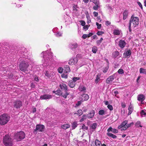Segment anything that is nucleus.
Instances as JSON below:
<instances>
[{
	"label": "nucleus",
	"mask_w": 146,
	"mask_h": 146,
	"mask_svg": "<svg viewBox=\"0 0 146 146\" xmlns=\"http://www.w3.org/2000/svg\"><path fill=\"white\" fill-rule=\"evenodd\" d=\"M60 86L62 90V91H57L55 92V94L58 95H61L64 98H66L68 93L67 92V87L66 85L62 83L60 85Z\"/></svg>",
	"instance_id": "nucleus-1"
},
{
	"label": "nucleus",
	"mask_w": 146,
	"mask_h": 146,
	"mask_svg": "<svg viewBox=\"0 0 146 146\" xmlns=\"http://www.w3.org/2000/svg\"><path fill=\"white\" fill-rule=\"evenodd\" d=\"M52 53V52L47 51H44L41 54V56H43V59L44 61V63L46 64L51 61L53 57Z\"/></svg>",
	"instance_id": "nucleus-2"
},
{
	"label": "nucleus",
	"mask_w": 146,
	"mask_h": 146,
	"mask_svg": "<svg viewBox=\"0 0 146 146\" xmlns=\"http://www.w3.org/2000/svg\"><path fill=\"white\" fill-rule=\"evenodd\" d=\"M30 64V61L27 59L23 60L19 65L20 69L21 71L25 72L27 70Z\"/></svg>",
	"instance_id": "nucleus-3"
},
{
	"label": "nucleus",
	"mask_w": 146,
	"mask_h": 146,
	"mask_svg": "<svg viewBox=\"0 0 146 146\" xmlns=\"http://www.w3.org/2000/svg\"><path fill=\"white\" fill-rule=\"evenodd\" d=\"M139 20V19L138 17H134L133 16H131L129 23V28L130 31H131V23H132V26L135 27L138 25Z\"/></svg>",
	"instance_id": "nucleus-4"
},
{
	"label": "nucleus",
	"mask_w": 146,
	"mask_h": 146,
	"mask_svg": "<svg viewBox=\"0 0 146 146\" xmlns=\"http://www.w3.org/2000/svg\"><path fill=\"white\" fill-rule=\"evenodd\" d=\"M10 117L6 113L0 115V125H4L9 121Z\"/></svg>",
	"instance_id": "nucleus-5"
},
{
	"label": "nucleus",
	"mask_w": 146,
	"mask_h": 146,
	"mask_svg": "<svg viewBox=\"0 0 146 146\" xmlns=\"http://www.w3.org/2000/svg\"><path fill=\"white\" fill-rule=\"evenodd\" d=\"M3 143L5 146H11L12 140L8 135H5L3 139Z\"/></svg>",
	"instance_id": "nucleus-6"
},
{
	"label": "nucleus",
	"mask_w": 146,
	"mask_h": 146,
	"mask_svg": "<svg viewBox=\"0 0 146 146\" xmlns=\"http://www.w3.org/2000/svg\"><path fill=\"white\" fill-rule=\"evenodd\" d=\"M14 138L17 141H20L25 137V134L23 131L18 132L15 134Z\"/></svg>",
	"instance_id": "nucleus-7"
},
{
	"label": "nucleus",
	"mask_w": 146,
	"mask_h": 146,
	"mask_svg": "<svg viewBox=\"0 0 146 146\" xmlns=\"http://www.w3.org/2000/svg\"><path fill=\"white\" fill-rule=\"evenodd\" d=\"M80 55L79 54L77 55L76 58L70 59L68 62V64L70 65H73L76 64L78 60V57Z\"/></svg>",
	"instance_id": "nucleus-8"
},
{
	"label": "nucleus",
	"mask_w": 146,
	"mask_h": 146,
	"mask_svg": "<svg viewBox=\"0 0 146 146\" xmlns=\"http://www.w3.org/2000/svg\"><path fill=\"white\" fill-rule=\"evenodd\" d=\"M44 125H42L38 124L36 126V128L35 131L42 132L44 131Z\"/></svg>",
	"instance_id": "nucleus-9"
},
{
	"label": "nucleus",
	"mask_w": 146,
	"mask_h": 146,
	"mask_svg": "<svg viewBox=\"0 0 146 146\" xmlns=\"http://www.w3.org/2000/svg\"><path fill=\"white\" fill-rule=\"evenodd\" d=\"M69 47L71 50L76 52V48L78 47V44L77 43L70 44L69 45Z\"/></svg>",
	"instance_id": "nucleus-10"
},
{
	"label": "nucleus",
	"mask_w": 146,
	"mask_h": 146,
	"mask_svg": "<svg viewBox=\"0 0 146 146\" xmlns=\"http://www.w3.org/2000/svg\"><path fill=\"white\" fill-rule=\"evenodd\" d=\"M52 98V96L48 94H44L41 96L40 97V99L41 100H47L51 98Z\"/></svg>",
	"instance_id": "nucleus-11"
},
{
	"label": "nucleus",
	"mask_w": 146,
	"mask_h": 146,
	"mask_svg": "<svg viewBox=\"0 0 146 146\" xmlns=\"http://www.w3.org/2000/svg\"><path fill=\"white\" fill-rule=\"evenodd\" d=\"M89 98V96L86 94H83L81 96L80 98L81 100L82 101L87 100Z\"/></svg>",
	"instance_id": "nucleus-12"
},
{
	"label": "nucleus",
	"mask_w": 146,
	"mask_h": 146,
	"mask_svg": "<svg viewBox=\"0 0 146 146\" xmlns=\"http://www.w3.org/2000/svg\"><path fill=\"white\" fill-rule=\"evenodd\" d=\"M128 122L127 120H125L123 121L121 124V125L118 126V128L119 129H121V130H123V129L124 127H125L127 123Z\"/></svg>",
	"instance_id": "nucleus-13"
},
{
	"label": "nucleus",
	"mask_w": 146,
	"mask_h": 146,
	"mask_svg": "<svg viewBox=\"0 0 146 146\" xmlns=\"http://www.w3.org/2000/svg\"><path fill=\"white\" fill-rule=\"evenodd\" d=\"M119 46L121 48H123L125 46L126 42L124 40H120L119 42Z\"/></svg>",
	"instance_id": "nucleus-14"
},
{
	"label": "nucleus",
	"mask_w": 146,
	"mask_h": 146,
	"mask_svg": "<svg viewBox=\"0 0 146 146\" xmlns=\"http://www.w3.org/2000/svg\"><path fill=\"white\" fill-rule=\"evenodd\" d=\"M21 105L22 102L20 101H17L14 103V106L16 108H19Z\"/></svg>",
	"instance_id": "nucleus-15"
},
{
	"label": "nucleus",
	"mask_w": 146,
	"mask_h": 146,
	"mask_svg": "<svg viewBox=\"0 0 146 146\" xmlns=\"http://www.w3.org/2000/svg\"><path fill=\"white\" fill-rule=\"evenodd\" d=\"M95 113V111L92 110L87 115V117L88 118H91L93 117Z\"/></svg>",
	"instance_id": "nucleus-16"
},
{
	"label": "nucleus",
	"mask_w": 146,
	"mask_h": 146,
	"mask_svg": "<svg viewBox=\"0 0 146 146\" xmlns=\"http://www.w3.org/2000/svg\"><path fill=\"white\" fill-rule=\"evenodd\" d=\"M114 76L112 75L110 76L107 79L106 82L107 84H109L110 82L113 81L114 79Z\"/></svg>",
	"instance_id": "nucleus-17"
},
{
	"label": "nucleus",
	"mask_w": 146,
	"mask_h": 146,
	"mask_svg": "<svg viewBox=\"0 0 146 146\" xmlns=\"http://www.w3.org/2000/svg\"><path fill=\"white\" fill-rule=\"evenodd\" d=\"M137 100L140 102H143L145 100L143 95L142 94L139 95L137 96Z\"/></svg>",
	"instance_id": "nucleus-18"
},
{
	"label": "nucleus",
	"mask_w": 146,
	"mask_h": 146,
	"mask_svg": "<svg viewBox=\"0 0 146 146\" xmlns=\"http://www.w3.org/2000/svg\"><path fill=\"white\" fill-rule=\"evenodd\" d=\"M70 71V69L69 66L68 65H66L64 67L63 72L68 73Z\"/></svg>",
	"instance_id": "nucleus-19"
},
{
	"label": "nucleus",
	"mask_w": 146,
	"mask_h": 146,
	"mask_svg": "<svg viewBox=\"0 0 146 146\" xmlns=\"http://www.w3.org/2000/svg\"><path fill=\"white\" fill-rule=\"evenodd\" d=\"M131 54V52L130 50H128L126 52H125L124 54L125 55L126 57L129 58Z\"/></svg>",
	"instance_id": "nucleus-20"
},
{
	"label": "nucleus",
	"mask_w": 146,
	"mask_h": 146,
	"mask_svg": "<svg viewBox=\"0 0 146 146\" xmlns=\"http://www.w3.org/2000/svg\"><path fill=\"white\" fill-rule=\"evenodd\" d=\"M128 14V11L126 10L124 11L123 13V20H125L127 18Z\"/></svg>",
	"instance_id": "nucleus-21"
},
{
	"label": "nucleus",
	"mask_w": 146,
	"mask_h": 146,
	"mask_svg": "<svg viewBox=\"0 0 146 146\" xmlns=\"http://www.w3.org/2000/svg\"><path fill=\"white\" fill-rule=\"evenodd\" d=\"M70 127V125L68 124H66L63 125H61V128L63 129H67L69 128Z\"/></svg>",
	"instance_id": "nucleus-22"
},
{
	"label": "nucleus",
	"mask_w": 146,
	"mask_h": 146,
	"mask_svg": "<svg viewBox=\"0 0 146 146\" xmlns=\"http://www.w3.org/2000/svg\"><path fill=\"white\" fill-rule=\"evenodd\" d=\"M128 110H129V112L128 113V115H129L131 113L133 110V107L131 104L129 106Z\"/></svg>",
	"instance_id": "nucleus-23"
},
{
	"label": "nucleus",
	"mask_w": 146,
	"mask_h": 146,
	"mask_svg": "<svg viewBox=\"0 0 146 146\" xmlns=\"http://www.w3.org/2000/svg\"><path fill=\"white\" fill-rule=\"evenodd\" d=\"M69 85L71 88H73L75 86V83L72 80L70 81L69 82Z\"/></svg>",
	"instance_id": "nucleus-24"
},
{
	"label": "nucleus",
	"mask_w": 146,
	"mask_h": 146,
	"mask_svg": "<svg viewBox=\"0 0 146 146\" xmlns=\"http://www.w3.org/2000/svg\"><path fill=\"white\" fill-rule=\"evenodd\" d=\"M95 143L96 146H102V144L101 141L98 139L95 140Z\"/></svg>",
	"instance_id": "nucleus-25"
},
{
	"label": "nucleus",
	"mask_w": 146,
	"mask_h": 146,
	"mask_svg": "<svg viewBox=\"0 0 146 146\" xmlns=\"http://www.w3.org/2000/svg\"><path fill=\"white\" fill-rule=\"evenodd\" d=\"M119 54V52L117 51H116L113 52L112 54V56L113 58H115L117 57Z\"/></svg>",
	"instance_id": "nucleus-26"
},
{
	"label": "nucleus",
	"mask_w": 146,
	"mask_h": 146,
	"mask_svg": "<svg viewBox=\"0 0 146 146\" xmlns=\"http://www.w3.org/2000/svg\"><path fill=\"white\" fill-rule=\"evenodd\" d=\"M83 114V111L81 109L78 110L76 113H74V114H76L79 116H81Z\"/></svg>",
	"instance_id": "nucleus-27"
},
{
	"label": "nucleus",
	"mask_w": 146,
	"mask_h": 146,
	"mask_svg": "<svg viewBox=\"0 0 146 146\" xmlns=\"http://www.w3.org/2000/svg\"><path fill=\"white\" fill-rule=\"evenodd\" d=\"M86 17L87 19V23L88 24H89L91 23V21L90 17L88 13L87 14H86Z\"/></svg>",
	"instance_id": "nucleus-28"
},
{
	"label": "nucleus",
	"mask_w": 146,
	"mask_h": 146,
	"mask_svg": "<svg viewBox=\"0 0 146 146\" xmlns=\"http://www.w3.org/2000/svg\"><path fill=\"white\" fill-rule=\"evenodd\" d=\"M140 73L141 74H144L146 75V69L142 68H141L139 69Z\"/></svg>",
	"instance_id": "nucleus-29"
},
{
	"label": "nucleus",
	"mask_w": 146,
	"mask_h": 146,
	"mask_svg": "<svg viewBox=\"0 0 146 146\" xmlns=\"http://www.w3.org/2000/svg\"><path fill=\"white\" fill-rule=\"evenodd\" d=\"M97 126L96 123H94L92 124L90 126V128L93 129H95Z\"/></svg>",
	"instance_id": "nucleus-30"
},
{
	"label": "nucleus",
	"mask_w": 146,
	"mask_h": 146,
	"mask_svg": "<svg viewBox=\"0 0 146 146\" xmlns=\"http://www.w3.org/2000/svg\"><path fill=\"white\" fill-rule=\"evenodd\" d=\"M135 126L139 128V127H142V126L141 125V122L139 121H137L135 123Z\"/></svg>",
	"instance_id": "nucleus-31"
},
{
	"label": "nucleus",
	"mask_w": 146,
	"mask_h": 146,
	"mask_svg": "<svg viewBox=\"0 0 146 146\" xmlns=\"http://www.w3.org/2000/svg\"><path fill=\"white\" fill-rule=\"evenodd\" d=\"M101 75L98 74L95 80V82L96 83H98L100 80Z\"/></svg>",
	"instance_id": "nucleus-32"
},
{
	"label": "nucleus",
	"mask_w": 146,
	"mask_h": 146,
	"mask_svg": "<svg viewBox=\"0 0 146 146\" xmlns=\"http://www.w3.org/2000/svg\"><path fill=\"white\" fill-rule=\"evenodd\" d=\"M120 31L118 29L114 30L113 32V34L115 35H118L120 34Z\"/></svg>",
	"instance_id": "nucleus-33"
},
{
	"label": "nucleus",
	"mask_w": 146,
	"mask_h": 146,
	"mask_svg": "<svg viewBox=\"0 0 146 146\" xmlns=\"http://www.w3.org/2000/svg\"><path fill=\"white\" fill-rule=\"evenodd\" d=\"M107 134L109 136L111 137L113 139H115L117 137V136L115 135L110 133H108Z\"/></svg>",
	"instance_id": "nucleus-34"
},
{
	"label": "nucleus",
	"mask_w": 146,
	"mask_h": 146,
	"mask_svg": "<svg viewBox=\"0 0 146 146\" xmlns=\"http://www.w3.org/2000/svg\"><path fill=\"white\" fill-rule=\"evenodd\" d=\"M68 73L63 72V73L62 74L61 76L62 78H68Z\"/></svg>",
	"instance_id": "nucleus-35"
},
{
	"label": "nucleus",
	"mask_w": 146,
	"mask_h": 146,
	"mask_svg": "<svg viewBox=\"0 0 146 146\" xmlns=\"http://www.w3.org/2000/svg\"><path fill=\"white\" fill-rule=\"evenodd\" d=\"M98 114L101 115H105L106 114L105 111L104 110H101L99 111Z\"/></svg>",
	"instance_id": "nucleus-36"
},
{
	"label": "nucleus",
	"mask_w": 146,
	"mask_h": 146,
	"mask_svg": "<svg viewBox=\"0 0 146 146\" xmlns=\"http://www.w3.org/2000/svg\"><path fill=\"white\" fill-rule=\"evenodd\" d=\"M51 73L50 71H46L45 75L46 76L48 77H50L51 76Z\"/></svg>",
	"instance_id": "nucleus-37"
},
{
	"label": "nucleus",
	"mask_w": 146,
	"mask_h": 146,
	"mask_svg": "<svg viewBox=\"0 0 146 146\" xmlns=\"http://www.w3.org/2000/svg\"><path fill=\"white\" fill-rule=\"evenodd\" d=\"M78 90L80 91H84L86 90V88L84 86H81L79 88Z\"/></svg>",
	"instance_id": "nucleus-38"
},
{
	"label": "nucleus",
	"mask_w": 146,
	"mask_h": 146,
	"mask_svg": "<svg viewBox=\"0 0 146 146\" xmlns=\"http://www.w3.org/2000/svg\"><path fill=\"white\" fill-rule=\"evenodd\" d=\"M87 115H83L82 116V118L80 120V122H82L84 120L86 119L87 118Z\"/></svg>",
	"instance_id": "nucleus-39"
},
{
	"label": "nucleus",
	"mask_w": 146,
	"mask_h": 146,
	"mask_svg": "<svg viewBox=\"0 0 146 146\" xmlns=\"http://www.w3.org/2000/svg\"><path fill=\"white\" fill-rule=\"evenodd\" d=\"M97 48L96 46H94L92 48V51L94 53H96L97 50Z\"/></svg>",
	"instance_id": "nucleus-40"
},
{
	"label": "nucleus",
	"mask_w": 146,
	"mask_h": 146,
	"mask_svg": "<svg viewBox=\"0 0 146 146\" xmlns=\"http://www.w3.org/2000/svg\"><path fill=\"white\" fill-rule=\"evenodd\" d=\"M103 40V38H101L100 40H98L96 41L97 45L98 46H99L100 45V44L102 42V41Z\"/></svg>",
	"instance_id": "nucleus-41"
},
{
	"label": "nucleus",
	"mask_w": 146,
	"mask_h": 146,
	"mask_svg": "<svg viewBox=\"0 0 146 146\" xmlns=\"http://www.w3.org/2000/svg\"><path fill=\"white\" fill-rule=\"evenodd\" d=\"M77 124L76 122H74L72 124V127L73 129H74L77 127Z\"/></svg>",
	"instance_id": "nucleus-42"
},
{
	"label": "nucleus",
	"mask_w": 146,
	"mask_h": 146,
	"mask_svg": "<svg viewBox=\"0 0 146 146\" xmlns=\"http://www.w3.org/2000/svg\"><path fill=\"white\" fill-rule=\"evenodd\" d=\"M56 36L57 37L61 36H62V33L60 32H58L55 34Z\"/></svg>",
	"instance_id": "nucleus-43"
},
{
	"label": "nucleus",
	"mask_w": 146,
	"mask_h": 146,
	"mask_svg": "<svg viewBox=\"0 0 146 146\" xmlns=\"http://www.w3.org/2000/svg\"><path fill=\"white\" fill-rule=\"evenodd\" d=\"M58 70L59 73H62L63 72L64 69L62 67H59L58 68Z\"/></svg>",
	"instance_id": "nucleus-44"
},
{
	"label": "nucleus",
	"mask_w": 146,
	"mask_h": 146,
	"mask_svg": "<svg viewBox=\"0 0 146 146\" xmlns=\"http://www.w3.org/2000/svg\"><path fill=\"white\" fill-rule=\"evenodd\" d=\"M81 128L83 130L85 131L88 129V127L84 125L83 124Z\"/></svg>",
	"instance_id": "nucleus-45"
},
{
	"label": "nucleus",
	"mask_w": 146,
	"mask_h": 146,
	"mask_svg": "<svg viewBox=\"0 0 146 146\" xmlns=\"http://www.w3.org/2000/svg\"><path fill=\"white\" fill-rule=\"evenodd\" d=\"M104 32L102 31H98L96 33L97 34L98 36H100L102 35L103 34H104Z\"/></svg>",
	"instance_id": "nucleus-46"
},
{
	"label": "nucleus",
	"mask_w": 146,
	"mask_h": 146,
	"mask_svg": "<svg viewBox=\"0 0 146 146\" xmlns=\"http://www.w3.org/2000/svg\"><path fill=\"white\" fill-rule=\"evenodd\" d=\"M107 107L108 108V109H109V110L110 111H112L113 109L112 106L110 104L108 105L107 106Z\"/></svg>",
	"instance_id": "nucleus-47"
},
{
	"label": "nucleus",
	"mask_w": 146,
	"mask_h": 146,
	"mask_svg": "<svg viewBox=\"0 0 146 146\" xmlns=\"http://www.w3.org/2000/svg\"><path fill=\"white\" fill-rule=\"evenodd\" d=\"M118 72L120 74H123L124 73L123 70L122 69H120L118 71Z\"/></svg>",
	"instance_id": "nucleus-48"
},
{
	"label": "nucleus",
	"mask_w": 146,
	"mask_h": 146,
	"mask_svg": "<svg viewBox=\"0 0 146 146\" xmlns=\"http://www.w3.org/2000/svg\"><path fill=\"white\" fill-rule=\"evenodd\" d=\"M80 78L79 77H75L73 78L72 80L75 83V82L77 80H80Z\"/></svg>",
	"instance_id": "nucleus-49"
},
{
	"label": "nucleus",
	"mask_w": 146,
	"mask_h": 146,
	"mask_svg": "<svg viewBox=\"0 0 146 146\" xmlns=\"http://www.w3.org/2000/svg\"><path fill=\"white\" fill-rule=\"evenodd\" d=\"M77 5L74 4H73V10L75 11H77Z\"/></svg>",
	"instance_id": "nucleus-50"
},
{
	"label": "nucleus",
	"mask_w": 146,
	"mask_h": 146,
	"mask_svg": "<svg viewBox=\"0 0 146 146\" xmlns=\"http://www.w3.org/2000/svg\"><path fill=\"white\" fill-rule=\"evenodd\" d=\"M130 127V126L129 125V124L127 123L125 127H124L123 129V130H125L126 129H127L128 127Z\"/></svg>",
	"instance_id": "nucleus-51"
},
{
	"label": "nucleus",
	"mask_w": 146,
	"mask_h": 146,
	"mask_svg": "<svg viewBox=\"0 0 146 146\" xmlns=\"http://www.w3.org/2000/svg\"><path fill=\"white\" fill-rule=\"evenodd\" d=\"M141 115L142 116H145L146 115V113L143 110H142L141 113Z\"/></svg>",
	"instance_id": "nucleus-52"
},
{
	"label": "nucleus",
	"mask_w": 146,
	"mask_h": 146,
	"mask_svg": "<svg viewBox=\"0 0 146 146\" xmlns=\"http://www.w3.org/2000/svg\"><path fill=\"white\" fill-rule=\"evenodd\" d=\"M96 25H97V28L98 29H100L101 27V24H99L98 22H96Z\"/></svg>",
	"instance_id": "nucleus-53"
},
{
	"label": "nucleus",
	"mask_w": 146,
	"mask_h": 146,
	"mask_svg": "<svg viewBox=\"0 0 146 146\" xmlns=\"http://www.w3.org/2000/svg\"><path fill=\"white\" fill-rule=\"evenodd\" d=\"M118 94V91H115L114 92V93L113 94V95L115 96L117 98H119V97L118 96H117V95Z\"/></svg>",
	"instance_id": "nucleus-54"
},
{
	"label": "nucleus",
	"mask_w": 146,
	"mask_h": 146,
	"mask_svg": "<svg viewBox=\"0 0 146 146\" xmlns=\"http://www.w3.org/2000/svg\"><path fill=\"white\" fill-rule=\"evenodd\" d=\"M52 31L54 33H56L57 32H58V28L57 27L54 28L52 29Z\"/></svg>",
	"instance_id": "nucleus-55"
},
{
	"label": "nucleus",
	"mask_w": 146,
	"mask_h": 146,
	"mask_svg": "<svg viewBox=\"0 0 146 146\" xmlns=\"http://www.w3.org/2000/svg\"><path fill=\"white\" fill-rule=\"evenodd\" d=\"M80 22L81 23V25L82 26H84L85 25V22L84 21H80Z\"/></svg>",
	"instance_id": "nucleus-56"
},
{
	"label": "nucleus",
	"mask_w": 146,
	"mask_h": 146,
	"mask_svg": "<svg viewBox=\"0 0 146 146\" xmlns=\"http://www.w3.org/2000/svg\"><path fill=\"white\" fill-rule=\"evenodd\" d=\"M108 9L109 11V12H110L111 13L112 11H113V10H112V8L111 7H108Z\"/></svg>",
	"instance_id": "nucleus-57"
},
{
	"label": "nucleus",
	"mask_w": 146,
	"mask_h": 146,
	"mask_svg": "<svg viewBox=\"0 0 146 146\" xmlns=\"http://www.w3.org/2000/svg\"><path fill=\"white\" fill-rule=\"evenodd\" d=\"M112 132L114 133H117L118 132V131L116 129H113Z\"/></svg>",
	"instance_id": "nucleus-58"
},
{
	"label": "nucleus",
	"mask_w": 146,
	"mask_h": 146,
	"mask_svg": "<svg viewBox=\"0 0 146 146\" xmlns=\"http://www.w3.org/2000/svg\"><path fill=\"white\" fill-rule=\"evenodd\" d=\"M113 129L112 128V127H110V128H109L108 129L107 131L108 132H110V131H112V132Z\"/></svg>",
	"instance_id": "nucleus-59"
},
{
	"label": "nucleus",
	"mask_w": 146,
	"mask_h": 146,
	"mask_svg": "<svg viewBox=\"0 0 146 146\" xmlns=\"http://www.w3.org/2000/svg\"><path fill=\"white\" fill-rule=\"evenodd\" d=\"M93 14L94 15V16L95 17H97L98 15V13L97 12H95V11H94L93 12Z\"/></svg>",
	"instance_id": "nucleus-60"
},
{
	"label": "nucleus",
	"mask_w": 146,
	"mask_h": 146,
	"mask_svg": "<svg viewBox=\"0 0 146 146\" xmlns=\"http://www.w3.org/2000/svg\"><path fill=\"white\" fill-rule=\"evenodd\" d=\"M82 103L81 101H78L77 103L76 104V105L77 106H78L80 105Z\"/></svg>",
	"instance_id": "nucleus-61"
},
{
	"label": "nucleus",
	"mask_w": 146,
	"mask_h": 146,
	"mask_svg": "<svg viewBox=\"0 0 146 146\" xmlns=\"http://www.w3.org/2000/svg\"><path fill=\"white\" fill-rule=\"evenodd\" d=\"M110 24L111 22L109 21H107L106 22V25L107 26L110 25Z\"/></svg>",
	"instance_id": "nucleus-62"
},
{
	"label": "nucleus",
	"mask_w": 146,
	"mask_h": 146,
	"mask_svg": "<svg viewBox=\"0 0 146 146\" xmlns=\"http://www.w3.org/2000/svg\"><path fill=\"white\" fill-rule=\"evenodd\" d=\"M88 35L87 34H84L82 36V38L84 39H86L88 37Z\"/></svg>",
	"instance_id": "nucleus-63"
},
{
	"label": "nucleus",
	"mask_w": 146,
	"mask_h": 146,
	"mask_svg": "<svg viewBox=\"0 0 146 146\" xmlns=\"http://www.w3.org/2000/svg\"><path fill=\"white\" fill-rule=\"evenodd\" d=\"M91 1H92L96 4H97V0H90Z\"/></svg>",
	"instance_id": "nucleus-64"
}]
</instances>
